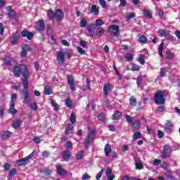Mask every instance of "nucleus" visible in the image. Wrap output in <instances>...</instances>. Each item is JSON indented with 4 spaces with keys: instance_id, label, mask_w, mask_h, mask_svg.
I'll use <instances>...</instances> for the list:
<instances>
[{
    "instance_id": "obj_46",
    "label": "nucleus",
    "mask_w": 180,
    "mask_h": 180,
    "mask_svg": "<svg viewBox=\"0 0 180 180\" xmlns=\"http://www.w3.org/2000/svg\"><path fill=\"white\" fill-rule=\"evenodd\" d=\"M138 139H141V132L134 133L133 140H137Z\"/></svg>"
},
{
    "instance_id": "obj_47",
    "label": "nucleus",
    "mask_w": 180,
    "mask_h": 180,
    "mask_svg": "<svg viewBox=\"0 0 180 180\" xmlns=\"http://www.w3.org/2000/svg\"><path fill=\"white\" fill-rule=\"evenodd\" d=\"M82 157H84V150H81L77 154L76 160H82Z\"/></svg>"
},
{
    "instance_id": "obj_30",
    "label": "nucleus",
    "mask_w": 180,
    "mask_h": 180,
    "mask_svg": "<svg viewBox=\"0 0 180 180\" xmlns=\"http://www.w3.org/2000/svg\"><path fill=\"white\" fill-rule=\"evenodd\" d=\"M142 12L146 18H148V19H151V18H153V15L151 14L150 11L143 10Z\"/></svg>"
},
{
    "instance_id": "obj_20",
    "label": "nucleus",
    "mask_w": 180,
    "mask_h": 180,
    "mask_svg": "<svg viewBox=\"0 0 180 180\" xmlns=\"http://www.w3.org/2000/svg\"><path fill=\"white\" fill-rule=\"evenodd\" d=\"M56 170L58 175H65V174H67V172H65V170H64V169H63L60 165H56Z\"/></svg>"
},
{
    "instance_id": "obj_59",
    "label": "nucleus",
    "mask_w": 180,
    "mask_h": 180,
    "mask_svg": "<svg viewBox=\"0 0 180 180\" xmlns=\"http://www.w3.org/2000/svg\"><path fill=\"white\" fill-rule=\"evenodd\" d=\"M91 178V176H89L88 174L85 173L83 174V176H82V180H88Z\"/></svg>"
},
{
    "instance_id": "obj_11",
    "label": "nucleus",
    "mask_w": 180,
    "mask_h": 180,
    "mask_svg": "<svg viewBox=\"0 0 180 180\" xmlns=\"http://www.w3.org/2000/svg\"><path fill=\"white\" fill-rule=\"evenodd\" d=\"M173 127L174 124H172V122H171V121L167 120L165 126V131H167V133H171L172 131Z\"/></svg>"
},
{
    "instance_id": "obj_62",
    "label": "nucleus",
    "mask_w": 180,
    "mask_h": 180,
    "mask_svg": "<svg viewBox=\"0 0 180 180\" xmlns=\"http://www.w3.org/2000/svg\"><path fill=\"white\" fill-rule=\"evenodd\" d=\"M167 58H169V60H172V58H174V54L171 52H167L166 53Z\"/></svg>"
},
{
    "instance_id": "obj_33",
    "label": "nucleus",
    "mask_w": 180,
    "mask_h": 180,
    "mask_svg": "<svg viewBox=\"0 0 180 180\" xmlns=\"http://www.w3.org/2000/svg\"><path fill=\"white\" fill-rule=\"evenodd\" d=\"M159 34L161 37H165V36H167V34H168V31L165 29L160 30L159 31Z\"/></svg>"
},
{
    "instance_id": "obj_12",
    "label": "nucleus",
    "mask_w": 180,
    "mask_h": 180,
    "mask_svg": "<svg viewBox=\"0 0 180 180\" xmlns=\"http://www.w3.org/2000/svg\"><path fill=\"white\" fill-rule=\"evenodd\" d=\"M21 34H22V37H27V39H28V40H32V39L33 38V34L32 33V32L23 30L21 32Z\"/></svg>"
},
{
    "instance_id": "obj_51",
    "label": "nucleus",
    "mask_w": 180,
    "mask_h": 180,
    "mask_svg": "<svg viewBox=\"0 0 180 180\" xmlns=\"http://www.w3.org/2000/svg\"><path fill=\"white\" fill-rule=\"evenodd\" d=\"M98 119H99L101 122H106V118L103 114H98Z\"/></svg>"
},
{
    "instance_id": "obj_53",
    "label": "nucleus",
    "mask_w": 180,
    "mask_h": 180,
    "mask_svg": "<svg viewBox=\"0 0 180 180\" xmlns=\"http://www.w3.org/2000/svg\"><path fill=\"white\" fill-rule=\"evenodd\" d=\"M3 168H4V171H9L11 169V164L9 163H5L3 166Z\"/></svg>"
},
{
    "instance_id": "obj_5",
    "label": "nucleus",
    "mask_w": 180,
    "mask_h": 180,
    "mask_svg": "<svg viewBox=\"0 0 180 180\" xmlns=\"http://www.w3.org/2000/svg\"><path fill=\"white\" fill-rule=\"evenodd\" d=\"M56 59L59 64H64L65 63V52L59 51L56 52Z\"/></svg>"
},
{
    "instance_id": "obj_37",
    "label": "nucleus",
    "mask_w": 180,
    "mask_h": 180,
    "mask_svg": "<svg viewBox=\"0 0 180 180\" xmlns=\"http://www.w3.org/2000/svg\"><path fill=\"white\" fill-rule=\"evenodd\" d=\"M162 50H164V44L163 43L160 44L158 47V53H159V55L160 56V57H162V56H163Z\"/></svg>"
},
{
    "instance_id": "obj_42",
    "label": "nucleus",
    "mask_w": 180,
    "mask_h": 180,
    "mask_svg": "<svg viewBox=\"0 0 180 180\" xmlns=\"http://www.w3.org/2000/svg\"><path fill=\"white\" fill-rule=\"evenodd\" d=\"M95 25H96V26L99 27L102 26V25H105V22H103V20H102L101 19H98L96 20Z\"/></svg>"
},
{
    "instance_id": "obj_23",
    "label": "nucleus",
    "mask_w": 180,
    "mask_h": 180,
    "mask_svg": "<svg viewBox=\"0 0 180 180\" xmlns=\"http://www.w3.org/2000/svg\"><path fill=\"white\" fill-rule=\"evenodd\" d=\"M41 174H44L45 175H51V169L47 168V167H44L42 169H41Z\"/></svg>"
},
{
    "instance_id": "obj_56",
    "label": "nucleus",
    "mask_w": 180,
    "mask_h": 180,
    "mask_svg": "<svg viewBox=\"0 0 180 180\" xmlns=\"http://www.w3.org/2000/svg\"><path fill=\"white\" fill-rule=\"evenodd\" d=\"M4 64H6V65H11V58H6L4 59Z\"/></svg>"
},
{
    "instance_id": "obj_10",
    "label": "nucleus",
    "mask_w": 180,
    "mask_h": 180,
    "mask_svg": "<svg viewBox=\"0 0 180 180\" xmlns=\"http://www.w3.org/2000/svg\"><path fill=\"white\" fill-rule=\"evenodd\" d=\"M55 18L58 22H60L61 20L64 18V13L60 10H56L55 12Z\"/></svg>"
},
{
    "instance_id": "obj_15",
    "label": "nucleus",
    "mask_w": 180,
    "mask_h": 180,
    "mask_svg": "<svg viewBox=\"0 0 180 180\" xmlns=\"http://www.w3.org/2000/svg\"><path fill=\"white\" fill-rule=\"evenodd\" d=\"M131 124L133 130H139L140 129V126H141L140 120H136L134 122H132Z\"/></svg>"
},
{
    "instance_id": "obj_41",
    "label": "nucleus",
    "mask_w": 180,
    "mask_h": 180,
    "mask_svg": "<svg viewBox=\"0 0 180 180\" xmlns=\"http://www.w3.org/2000/svg\"><path fill=\"white\" fill-rule=\"evenodd\" d=\"M86 86H84L82 89L84 92H86V91H88V89H90L89 84H91V82H89V79H86Z\"/></svg>"
},
{
    "instance_id": "obj_32",
    "label": "nucleus",
    "mask_w": 180,
    "mask_h": 180,
    "mask_svg": "<svg viewBox=\"0 0 180 180\" xmlns=\"http://www.w3.org/2000/svg\"><path fill=\"white\" fill-rule=\"evenodd\" d=\"M105 33V30L103 28L98 27L96 30V36H102Z\"/></svg>"
},
{
    "instance_id": "obj_49",
    "label": "nucleus",
    "mask_w": 180,
    "mask_h": 180,
    "mask_svg": "<svg viewBox=\"0 0 180 180\" xmlns=\"http://www.w3.org/2000/svg\"><path fill=\"white\" fill-rule=\"evenodd\" d=\"M125 119H126L127 122L128 123H129L130 124H131L133 123V118H131V117L130 115L127 114L125 115Z\"/></svg>"
},
{
    "instance_id": "obj_24",
    "label": "nucleus",
    "mask_w": 180,
    "mask_h": 180,
    "mask_svg": "<svg viewBox=\"0 0 180 180\" xmlns=\"http://www.w3.org/2000/svg\"><path fill=\"white\" fill-rule=\"evenodd\" d=\"M17 99H18V94H12L11 96L10 105H15V102H16Z\"/></svg>"
},
{
    "instance_id": "obj_44",
    "label": "nucleus",
    "mask_w": 180,
    "mask_h": 180,
    "mask_svg": "<svg viewBox=\"0 0 180 180\" xmlns=\"http://www.w3.org/2000/svg\"><path fill=\"white\" fill-rule=\"evenodd\" d=\"M87 25H88V21H86V20L85 19L81 20L79 22L80 27H85Z\"/></svg>"
},
{
    "instance_id": "obj_60",
    "label": "nucleus",
    "mask_w": 180,
    "mask_h": 180,
    "mask_svg": "<svg viewBox=\"0 0 180 180\" xmlns=\"http://www.w3.org/2000/svg\"><path fill=\"white\" fill-rule=\"evenodd\" d=\"M125 58L127 60V61H131L133 60V55L131 53H128L126 56Z\"/></svg>"
},
{
    "instance_id": "obj_8",
    "label": "nucleus",
    "mask_w": 180,
    "mask_h": 180,
    "mask_svg": "<svg viewBox=\"0 0 180 180\" xmlns=\"http://www.w3.org/2000/svg\"><path fill=\"white\" fill-rule=\"evenodd\" d=\"M44 27H46V25L44 24V21L43 20H39L36 22L35 28L37 30L41 32L44 30Z\"/></svg>"
},
{
    "instance_id": "obj_48",
    "label": "nucleus",
    "mask_w": 180,
    "mask_h": 180,
    "mask_svg": "<svg viewBox=\"0 0 180 180\" xmlns=\"http://www.w3.org/2000/svg\"><path fill=\"white\" fill-rule=\"evenodd\" d=\"M166 74H167V68H161L160 72V77H165Z\"/></svg>"
},
{
    "instance_id": "obj_2",
    "label": "nucleus",
    "mask_w": 180,
    "mask_h": 180,
    "mask_svg": "<svg viewBox=\"0 0 180 180\" xmlns=\"http://www.w3.org/2000/svg\"><path fill=\"white\" fill-rule=\"evenodd\" d=\"M165 91H158L154 96V102L156 105H164L165 99H164Z\"/></svg>"
},
{
    "instance_id": "obj_26",
    "label": "nucleus",
    "mask_w": 180,
    "mask_h": 180,
    "mask_svg": "<svg viewBox=\"0 0 180 180\" xmlns=\"http://www.w3.org/2000/svg\"><path fill=\"white\" fill-rule=\"evenodd\" d=\"M9 113L11 115H16L18 113V110L15 108V104H10Z\"/></svg>"
},
{
    "instance_id": "obj_63",
    "label": "nucleus",
    "mask_w": 180,
    "mask_h": 180,
    "mask_svg": "<svg viewBox=\"0 0 180 180\" xmlns=\"http://www.w3.org/2000/svg\"><path fill=\"white\" fill-rule=\"evenodd\" d=\"M99 4L102 8H106V1L105 0H99Z\"/></svg>"
},
{
    "instance_id": "obj_43",
    "label": "nucleus",
    "mask_w": 180,
    "mask_h": 180,
    "mask_svg": "<svg viewBox=\"0 0 180 180\" xmlns=\"http://www.w3.org/2000/svg\"><path fill=\"white\" fill-rule=\"evenodd\" d=\"M7 15L8 18H10V19H15V17L16 16V13L15 12V11H9Z\"/></svg>"
},
{
    "instance_id": "obj_54",
    "label": "nucleus",
    "mask_w": 180,
    "mask_h": 180,
    "mask_svg": "<svg viewBox=\"0 0 180 180\" xmlns=\"http://www.w3.org/2000/svg\"><path fill=\"white\" fill-rule=\"evenodd\" d=\"M18 37L16 36H13L11 41V44H15V43H18Z\"/></svg>"
},
{
    "instance_id": "obj_52",
    "label": "nucleus",
    "mask_w": 180,
    "mask_h": 180,
    "mask_svg": "<svg viewBox=\"0 0 180 180\" xmlns=\"http://www.w3.org/2000/svg\"><path fill=\"white\" fill-rule=\"evenodd\" d=\"M139 61L140 64H141V65H143L144 64V63H145L144 55H143V54L139 55Z\"/></svg>"
},
{
    "instance_id": "obj_1",
    "label": "nucleus",
    "mask_w": 180,
    "mask_h": 180,
    "mask_svg": "<svg viewBox=\"0 0 180 180\" xmlns=\"http://www.w3.org/2000/svg\"><path fill=\"white\" fill-rule=\"evenodd\" d=\"M13 74L15 77H19L21 74L24 79H22V86L24 89L22 90V96H25V101H27V96H29V81L27 80L29 78V72H27V69L25 65H20L18 66H15L13 68Z\"/></svg>"
},
{
    "instance_id": "obj_58",
    "label": "nucleus",
    "mask_w": 180,
    "mask_h": 180,
    "mask_svg": "<svg viewBox=\"0 0 180 180\" xmlns=\"http://www.w3.org/2000/svg\"><path fill=\"white\" fill-rule=\"evenodd\" d=\"M143 81V79L141 78V77L139 76L136 78V84L138 86H140V85L141 84V82Z\"/></svg>"
},
{
    "instance_id": "obj_16",
    "label": "nucleus",
    "mask_w": 180,
    "mask_h": 180,
    "mask_svg": "<svg viewBox=\"0 0 180 180\" xmlns=\"http://www.w3.org/2000/svg\"><path fill=\"white\" fill-rule=\"evenodd\" d=\"M22 126V120H15L12 123V127L13 129H19Z\"/></svg>"
},
{
    "instance_id": "obj_34",
    "label": "nucleus",
    "mask_w": 180,
    "mask_h": 180,
    "mask_svg": "<svg viewBox=\"0 0 180 180\" xmlns=\"http://www.w3.org/2000/svg\"><path fill=\"white\" fill-rule=\"evenodd\" d=\"M94 25H90L87 27V30L89 32V36H94L95 32L94 31V28L92 27Z\"/></svg>"
},
{
    "instance_id": "obj_35",
    "label": "nucleus",
    "mask_w": 180,
    "mask_h": 180,
    "mask_svg": "<svg viewBox=\"0 0 180 180\" xmlns=\"http://www.w3.org/2000/svg\"><path fill=\"white\" fill-rule=\"evenodd\" d=\"M65 105L67 106V108H72V101L70 98H67L65 101Z\"/></svg>"
},
{
    "instance_id": "obj_36",
    "label": "nucleus",
    "mask_w": 180,
    "mask_h": 180,
    "mask_svg": "<svg viewBox=\"0 0 180 180\" xmlns=\"http://www.w3.org/2000/svg\"><path fill=\"white\" fill-rule=\"evenodd\" d=\"M11 137V132L6 131L4 132L2 139L4 140H6L7 139H9Z\"/></svg>"
},
{
    "instance_id": "obj_31",
    "label": "nucleus",
    "mask_w": 180,
    "mask_h": 180,
    "mask_svg": "<svg viewBox=\"0 0 180 180\" xmlns=\"http://www.w3.org/2000/svg\"><path fill=\"white\" fill-rule=\"evenodd\" d=\"M51 103L52 105V106L54 108V110H56V112H58L59 110V108H58V104H57V103H56V101H54V100H51Z\"/></svg>"
},
{
    "instance_id": "obj_50",
    "label": "nucleus",
    "mask_w": 180,
    "mask_h": 180,
    "mask_svg": "<svg viewBox=\"0 0 180 180\" xmlns=\"http://www.w3.org/2000/svg\"><path fill=\"white\" fill-rule=\"evenodd\" d=\"M104 171H105V169H102L98 173V174L96 175V179H97V180L101 179V178H102V175H103Z\"/></svg>"
},
{
    "instance_id": "obj_9",
    "label": "nucleus",
    "mask_w": 180,
    "mask_h": 180,
    "mask_svg": "<svg viewBox=\"0 0 180 180\" xmlns=\"http://www.w3.org/2000/svg\"><path fill=\"white\" fill-rule=\"evenodd\" d=\"M67 79H68V84L70 86L71 91H75V84H74V78L72 77V76H68L67 77Z\"/></svg>"
},
{
    "instance_id": "obj_38",
    "label": "nucleus",
    "mask_w": 180,
    "mask_h": 180,
    "mask_svg": "<svg viewBox=\"0 0 180 180\" xmlns=\"http://www.w3.org/2000/svg\"><path fill=\"white\" fill-rule=\"evenodd\" d=\"M136 16V14L134 13H129V14L127 15L126 18H127V22H129L131 19H133Z\"/></svg>"
},
{
    "instance_id": "obj_28",
    "label": "nucleus",
    "mask_w": 180,
    "mask_h": 180,
    "mask_svg": "<svg viewBox=\"0 0 180 180\" xmlns=\"http://www.w3.org/2000/svg\"><path fill=\"white\" fill-rule=\"evenodd\" d=\"M47 15L51 20H53V19H54V18H56V13H54V11H53L49 10L47 13Z\"/></svg>"
},
{
    "instance_id": "obj_25",
    "label": "nucleus",
    "mask_w": 180,
    "mask_h": 180,
    "mask_svg": "<svg viewBox=\"0 0 180 180\" xmlns=\"http://www.w3.org/2000/svg\"><path fill=\"white\" fill-rule=\"evenodd\" d=\"M91 13H94V15H98L99 14V8L96 7V5H93L91 7Z\"/></svg>"
},
{
    "instance_id": "obj_4",
    "label": "nucleus",
    "mask_w": 180,
    "mask_h": 180,
    "mask_svg": "<svg viewBox=\"0 0 180 180\" xmlns=\"http://www.w3.org/2000/svg\"><path fill=\"white\" fill-rule=\"evenodd\" d=\"M108 32L112 36L117 37L120 35V27L117 25H112L108 27Z\"/></svg>"
},
{
    "instance_id": "obj_64",
    "label": "nucleus",
    "mask_w": 180,
    "mask_h": 180,
    "mask_svg": "<svg viewBox=\"0 0 180 180\" xmlns=\"http://www.w3.org/2000/svg\"><path fill=\"white\" fill-rule=\"evenodd\" d=\"M160 164H161V160H160L155 159L153 161V165H155V167L160 165Z\"/></svg>"
},
{
    "instance_id": "obj_40",
    "label": "nucleus",
    "mask_w": 180,
    "mask_h": 180,
    "mask_svg": "<svg viewBox=\"0 0 180 180\" xmlns=\"http://www.w3.org/2000/svg\"><path fill=\"white\" fill-rule=\"evenodd\" d=\"M138 41H139V43H147V37L144 35H141L139 38Z\"/></svg>"
},
{
    "instance_id": "obj_17",
    "label": "nucleus",
    "mask_w": 180,
    "mask_h": 180,
    "mask_svg": "<svg viewBox=\"0 0 180 180\" xmlns=\"http://www.w3.org/2000/svg\"><path fill=\"white\" fill-rule=\"evenodd\" d=\"M27 162H29V159H27V157L17 160V165H19L20 167H21L22 165H26Z\"/></svg>"
},
{
    "instance_id": "obj_39",
    "label": "nucleus",
    "mask_w": 180,
    "mask_h": 180,
    "mask_svg": "<svg viewBox=\"0 0 180 180\" xmlns=\"http://www.w3.org/2000/svg\"><path fill=\"white\" fill-rule=\"evenodd\" d=\"M131 70L133 71H140V65H139L136 63H132L131 64Z\"/></svg>"
},
{
    "instance_id": "obj_6",
    "label": "nucleus",
    "mask_w": 180,
    "mask_h": 180,
    "mask_svg": "<svg viewBox=\"0 0 180 180\" xmlns=\"http://www.w3.org/2000/svg\"><path fill=\"white\" fill-rule=\"evenodd\" d=\"M172 153V149L171 148V146L168 145H165L163 147V151L162 153L161 158H168V157H169Z\"/></svg>"
},
{
    "instance_id": "obj_29",
    "label": "nucleus",
    "mask_w": 180,
    "mask_h": 180,
    "mask_svg": "<svg viewBox=\"0 0 180 180\" xmlns=\"http://www.w3.org/2000/svg\"><path fill=\"white\" fill-rule=\"evenodd\" d=\"M44 95H51V87L50 86H45Z\"/></svg>"
},
{
    "instance_id": "obj_18",
    "label": "nucleus",
    "mask_w": 180,
    "mask_h": 180,
    "mask_svg": "<svg viewBox=\"0 0 180 180\" xmlns=\"http://www.w3.org/2000/svg\"><path fill=\"white\" fill-rule=\"evenodd\" d=\"M112 152V147L109 144H106L104 148V153L105 154V157H109V155Z\"/></svg>"
},
{
    "instance_id": "obj_22",
    "label": "nucleus",
    "mask_w": 180,
    "mask_h": 180,
    "mask_svg": "<svg viewBox=\"0 0 180 180\" xmlns=\"http://www.w3.org/2000/svg\"><path fill=\"white\" fill-rule=\"evenodd\" d=\"M129 105L134 108L137 105V99L134 96H131L129 98Z\"/></svg>"
},
{
    "instance_id": "obj_61",
    "label": "nucleus",
    "mask_w": 180,
    "mask_h": 180,
    "mask_svg": "<svg viewBox=\"0 0 180 180\" xmlns=\"http://www.w3.org/2000/svg\"><path fill=\"white\" fill-rule=\"evenodd\" d=\"M77 51L79 54H85V50H84L80 46H77Z\"/></svg>"
},
{
    "instance_id": "obj_13",
    "label": "nucleus",
    "mask_w": 180,
    "mask_h": 180,
    "mask_svg": "<svg viewBox=\"0 0 180 180\" xmlns=\"http://www.w3.org/2000/svg\"><path fill=\"white\" fill-rule=\"evenodd\" d=\"M30 50L29 45H24L20 53L21 57H26L27 52Z\"/></svg>"
},
{
    "instance_id": "obj_19",
    "label": "nucleus",
    "mask_w": 180,
    "mask_h": 180,
    "mask_svg": "<svg viewBox=\"0 0 180 180\" xmlns=\"http://www.w3.org/2000/svg\"><path fill=\"white\" fill-rule=\"evenodd\" d=\"M63 160L65 161H68L71 158V152L70 150H64L63 153Z\"/></svg>"
},
{
    "instance_id": "obj_57",
    "label": "nucleus",
    "mask_w": 180,
    "mask_h": 180,
    "mask_svg": "<svg viewBox=\"0 0 180 180\" xmlns=\"http://www.w3.org/2000/svg\"><path fill=\"white\" fill-rule=\"evenodd\" d=\"M135 167L136 169H143V165L141 162H136Z\"/></svg>"
},
{
    "instance_id": "obj_45",
    "label": "nucleus",
    "mask_w": 180,
    "mask_h": 180,
    "mask_svg": "<svg viewBox=\"0 0 180 180\" xmlns=\"http://www.w3.org/2000/svg\"><path fill=\"white\" fill-rule=\"evenodd\" d=\"M17 170L16 169H11L8 173V178H12L13 176H15L16 174Z\"/></svg>"
},
{
    "instance_id": "obj_3",
    "label": "nucleus",
    "mask_w": 180,
    "mask_h": 180,
    "mask_svg": "<svg viewBox=\"0 0 180 180\" xmlns=\"http://www.w3.org/2000/svg\"><path fill=\"white\" fill-rule=\"evenodd\" d=\"M88 136L85 139V148H88L89 147V144H91V141H94L95 139V131L91 128L88 129Z\"/></svg>"
},
{
    "instance_id": "obj_21",
    "label": "nucleus",
    "mask_w": 180,
    "mask_h": 180,
    "mask_svg": "<svg viewBox=\"0 0 180 180\" xmlns=\"http://www.w3.org/2000/svg\"><path fill=\"white\" fill-rule=\"evenodd\" d=\"M120 116H122V112L119 110L115 111L112 117V120H119V119H120Z\"/></svg>"
},
{
    "instance_id": "obj_55",
    "label": "nucleus",
    "mask_w": 180,
    "mask_h": 180,
    "mask_svg": "<svg viewBox=\"0 0 180 180\" xmlns=\"http://www.w3.org/2000/svg\"><path fill=\"white\" fill-rule=\"evenodd\" d=\"M70 120L71 123H75V122H77V120L75 118V115L74 113L71 114Z\"/></svg>"
},
{
    "instance_id": "obj_7",
    "label": "nucleus",
    "mask_w": 180,
    "mask_h": 180,
    "mask_svg": "<svg viewBox=\"0 0 180 180\" xmlns=\"http://www.w3.org/2000/svg\"><path fill=\"white\" fill-rule=\"evenodd\" d=\"M24 96V102L25 103H27L30 108V109H32L34 111L37 110V109H39V106L37 105V104L36 103H30V100H29V93H28V96L27 98V101H26V97L25 96Z\"/></svg>"
},
{
    "instance_id": "obj_27",
    "label": "nucleus",
    "mask_w": 180,
    "mask_h": 180,
    "mask_svg": "<svg viewBox=\"0 0 180 180\" xmlns=\"http://www.w3.org/2000/svg\"><path fill=\"white\" fill-rule=\"evenodd\" d=\"M72 130H74V126H72V124H70L68 125V127L66 128V130L65 131V134L68 136V134H71V131H72Z\"/></svg>"
},
{
    "instance_id": "obj_14",
    "label": "nucleus",
    "mask_w": 180,
    "mask_h": 180,
    "mask_svg": "<svg viewBox=\"0 0 180 180\" xmlns=\"http://www.w3.org/2000/svg\"><path fill=\"white\" fill-rule=\"evenodd\" d=\"M110 91H112V84L109 83L105 84L103 87L104 95L107 96L108 92H110Z\"/></svg>"
}]
</instances>
